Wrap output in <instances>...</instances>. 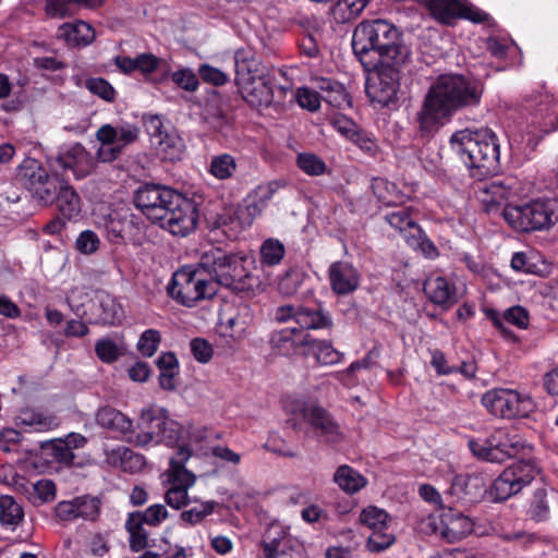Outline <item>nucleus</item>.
I'll list each match as a JSON object with an SVG mask.
<instances>
[{"label":"nucleus","instance_id":"nucleus-1","mask_svg":"<svg viewBox=\"0 0 558 558\" xmlns=\"http://www.w3.org/2000/svg\"><path fill=\"white\" fill-rule=\"evenodd\" d=\"M482 83L469 74L447 72L429 87L416 121L422 136H432L465 107L480 104Z\"/></svg>","mask_w":558,"mask_h":558},{"label":"nucleus","instance_id":"nucleus-2","mask_svg":"<svg viewBox=\"0 0 558 558\" xmlns=\"http://www.w3.org/2000/svg\"><path fill=\"white\" fill-rule=\"evenodd\" d=\"M352 48L364 70H398L411 60V50L399 31L385 20L360 23L353 32Z\"/></svg>","mask_w":558,"mask_h":558},{"label":"nucleus","instance_id":"nucleus-3","mask_svg":"<svg viewBox=\"0 0 558 558\" xmlns=\"http://www.w3.org/2000/svg\"><path fill=\"white\" fill-rule=\"evenodd\" d=\"M449 144L462 162L478 170V174L486 175L498 169L499 141L490 129L459 130L450 136Z\"/></svg>","mask_w":558,"mask_h":558},{"label":"nucleus","instance_id":"nucleus-4","mask_svg":"<svg viewBox=\"0 0 558 558\" xmlns=\"http://www.w3.org/2000/svg\"><path fill=\"white\" fill-rule=\"evenodd\" d=\"M502 216L519 232L549 230L558 222V201L538 198L523 205H507Z\"/></svg>","mask_w":558,"mask_h":558},{"label":"nucleus","instance_id":"nucleus-5","mask_svg":"<svg viewBox=\"0 0 558 558\" xmlns=\"http://www.w3.org/2000/svg\"><path fill=\"white\" fill-rule=\"evenodd\" d=\"M217 292L216 282L206 268L183 267L172 276L168 286L169 295L182 305L192 307L199 301L213 298Z\"/></svg>","mask_w":558,"mask_h":558},{"label":"nucleus","instance_id":"nucleus-6","mask_svg":"<svg viewBox=\"0 0 558 558\" xmlns=\"http://www.w3.org/2000/svg\"><path fill=\"white\" fill-rule=\"evenodd\" d=\"M181 434L180 425L169 418L163 412L154 409L142 411L137 422V432L131 430L128 441L137 447H153L165 444L168 447L174 446Z\"/></svg>","mask_w":558,"mask_h":558},{"label":"nucleus","instance_id":"nucleus-7","mask_svg":"<svg viewBox=\"0 0 558 558\" xmlns=\"http://www.w3.org/2000/svg\"><path fill=\"white\" fill-rule=\"evenodd\" d=\"M191 449L182 446L175 457L169 461V468L162 473V484L167 487L165 501L173 509H181L189 502V489L194 486L196 476L184 463L191 458Z\"/></svg>","mask_w":558,"mask_h":558},{"label":"nucleus","instance_id":"nucleus-8","mask_svg":"<svg viewBox=\"0 0 558 558\" xmlns=\"http://www.w3.org/2000/svg\"><path fill=\"white\" fill-rule=\"evenodd\" d=\"M254 260L243 254H227L220 248H210L201 256L199 265L215 276L216 284L234 288L245 266H252Z\"/></svg>","mask_w":558,"mask_h":558},{"label":"nucleus","instance_id":"nucleus-9","mask_svg":"<svg viewBox=\"0 0 558 558\" xmlns=\"http://www.w3.org/2000/svg\"><path fill=\"white\" fill-rule=\"evenodd\" d=\"M482 404L493 415L502 418L526 417L535 410L530 395L506 388L486 391L482 397Z\"/></svg>","mask_w":558,"mask_h":558},{"label":"nucleus","instance_id":"nucleus-10","mask_svg":"<svg viewBox=\"0 0 558 558\" xmlns=\"http://www.w3.org/2000/svg\"><path fill=\"white\" fill-rule=\"evenodd\" d=\"M15 180L31 191L40 204L53 203L58 190V179L51 178L38 160L25 158L16 167Z\"/></svg>","mask_w":558,"mask_h":558},{"label":"nucleus","instance_id":"nucleus-11","mask_svg":"<svg viewBox=\"0 0 558 558\" xmlns=\"http://www.w3.org/2000/svg\"><path fill=\"white\" fill-rule=\"evenodd\" d=\"M538 470L531 461H518L508 468L493 482L488 494L494 501H504L519 494L535 478Z\"/></svg>","mask_w":558,"mask_h":558},{"label":"nucleus","instance_id":"nucleus-12","mask_svg":"<svg viewBox=\"0 0 558 558\" xmlns=\"http://www.w3.org/2000/svg\"><path fill=\"white\" fill-rule=\"evenodd\" d=\"M144 124L157 154L165 160L175 161L184 153V141L171 126H166L159 116L144 118Z\"/></svg>","mask_w":558,"mask_h":558},{"label":"nucleus","instance_id":"nucleus-13","mask_svg":"<svg viewBox=\"0 0 558 558\" xmlns=\"http://www.w3.org/2000/svg\"><path fill=\"white\" fill-rule=\"evenodd\" d=\"M286 411L295 418L310 423L315 429L329 441H337L340 438L339 425L319 407L306 400L292 397L284 402Z\"/></svg>","mask_w":558,"mask_h":558},{"label":"nucleus","instance_id":"nucleus-14","mask_svg":"<svg viewBox=\"0 0 558 558\" xmlns=\"http://www.w3.org/2000/svg\"><path fill=\"white\" fill-rule=\"evenodd\" d=\"M430 15L442 24H451L457 19H466L475 23L485 22L488 14L463 0H420Z\"/></svg>","mask_w":558,"mask_h":558},{"label":"nucleus","instance_id":"nucleus-15","mask_svg":"<svg viewBox=\"0 0 558 558\" xmlns=\"http://www.w3.org/2000/svg\"><path fill=\"white\" fill-rule=\"evenodd\" d=\"M138 133V129L132 124H122L118 128L110 124L102 125L96 133L100 142L99 159L104 162L116 159L126 145L136 141Z\"/></svg>","mask_w":558,"mask_h":558},{"label":"nucleus","instance_id":"nucleus-16","mask_svg":"<svg viewBox=\"0 0 558 558\" xmlns=\"http://www.w3.org/2000/svg\"><path fill=\"white\" fill-rule=\"evenodd\" d=\"M360 522L373 531L367 539V547L371 551H381L390 547L396 537L388 529L392 522L386 510L376 506H367L360 513Z\"/></svg>","mask_w":558,"mask_h":558},{"label":"nucleus","instance_id":"nucleus-17","mask_svg":"<svg viewBox=\"0 0 558 558\" xmlns=\"http://www.w3.org/2000/svg\"><path fill=\"white\" fill-rule=\"evenodd\" d=\"M158 221L161 228L173 235L185 236L193 231L197 223V211L194 203L178 194L169 205L167 213Z\"/></svg>","mask_w":558,"mask_h":558},{"label":"nucleus","instance_id":"nucleus-18","mask_svg":"<svg viewBox=\"0 0 558 558\" xmlns=\"http://www.w3.org/2000/svg\"><path fill=\"white\" fill-rule=\"evenodd\" d=\"M178 194L167 187L145 185L136 191L134 203L149 220L158 223Z\"/></svg>","mask_w":558,"mask_h":558},{"label":"nucleus","instance_id":"nucleus-19","mask_svg":"<svg viewBox=\"0 0 558 558\" xmlns=\"http://www.w3.org/2000/svg\"><path fill=\"white\" fill-rule=\"evenodd\" d=\"M505 436V430H497L487 439H470L468 446L477 459L500 463L511 457L519 446V441L506 440Z\"/></svg>","mask_w":558,"mask_h":558},{"label":"nucleus","instance_id":"nucleus-20","mask_svg":"<svg viewBox=\"0 0 558 558\" xmlns=\"http://www.w3.org/2000/svg\"><path fill=\"white\" fill-rule=\"evenodd\" d=\"M235 81L242 97L252 107H267L272 102V88L267 73L236 72Z\"/></svg>","mask_w":558,"mask_h":558},{"label":"nucleus","instance_id":"nucleus-21","mask_svg":"<svg viewBox=\"0 0 558 558\" xmlns=\"http://www.w3.org/2000/svg\"><path fill=\"white\" fill-rule=\"evenodd\" d=\"M429 525L435 534L448 542H456L470 534L473 530L472 521L460 511L451 508H441L429 517Z\"/></svg>","mask_w":558,"mask_h":558},{"label":"nucleus","instance_id":"nucleus-22","mask_svg":"<svg viewBox=\"0 0 558 558\" xmlns=\"http://www.w3.org/2000/svg\"><path fill=\"white\" fill-rule=\"evenodd\" d=\"M520 195L519 183L514 180L483 183L476 191V197L487 213Z\"/></svg>","mask_w":558,"mask_h":558},{"label":"nucleus","instance_id":"nucleus-23","mask_svg":"<svg viewBox=\"0 0 558 558\" xmlns=\"http://www.w3.org/2000/svg\"><path fill=\"white\" fill-rule=\"evenodd\" d=\"M398 72H367L366 94L371 101L387 106L396 99Z\"/></svg>","mask_w":558,"mask_h":558},{"label":"nucleus","instance_id":"nucleus-24","mask_svg":"<svg viewBox=\"0 0 558 558\" xmlns=\"http://www.w3.org/2000/svg\"><path fill=\"white\" fill-rule=\"evenodd\" d=\"M74 458L68 445L61 438H56L43 442L36 457L29 458V463L35 470L44 472L54 464H71Z\"/></svg>","mask_w":558,"mask_h":558},{"label":"nucleus","instance_id":"nucleus-25","mask_svg":"<svg viewBox=\"0 0 558 558\" xmlns=\"http://www.w3.org/2000/svg\"><path fill=\"white\" fill-rule=\"evenodd\" d=\"M300 547L298 539L291 537L289 527L280 523H272L267 529L263 539V557L278 558L286 555L288 550Z\"/></svg>","mask_w":558,"mask_h":558},{"label":"nucleus","instance_id":"nucleus-26","mask_svg":"<svg viewBox=\"0 0 558 558\" xmlns=\"http://www.w3.org/2000/svg\"><path fill=\"white\" fill-rule=\"evenodd\" d=\"M329 282L332 291L338 295L354 292L361 281L360 271L349 262H335L328 269Z\"/></svg>","mask_w":558,"mask_h":558},{"label":"nucleus","instance_id":"nucleus-27","mask_svg":"<svg viewBox=\"0 0 558 558\" xmlns=\"http://www.w3.org/2000/svg\"><path fill=\"white\" fill-rule=\"evenodd\" d=\"M57 162L63 169H69L77 179L85 178L94 169L92 156L81 144L65 146L57 156Z\"/></svg>","mask_w":558,"mask_h":558},{"label":"nucleus","instance_id":"nucleus-28","mask_svg":"<svg viewBox=\"0 0 558 558\" xmlns=\"http://www.w3.org/2000/svg\"><path fill=\"white\" fill-rule=\"evenodd\" d=\"M424 292L430 302L440 306H449L458 302L463 293L453 282L439 275L429 276L425 280Z\"/></svg>","mask_w":558,"mask_h":558},{"label":"nucleus","instance_id":"nucleus-29","mask_svg":"<svg viewBox=\"0 0 558 558\" xmlns=\"http://www.w3.org/2000/svg\"><path fill=\"white\" fill-rule=\"evenodd\" d=\"M99 512V501L96 498L77 497L60 501L56 507V515L61 521H72L77 518L93 520Z\"/></svg>","mask_w":558,"mask_h":558},{"label":"nucleus","instance_id":"nucleus-30","mask_svg":"<svg viewBox=\"0 0 558 558\" xmlns=\"http://www.w3.org/2000/svg\"><path fill=\"white\" fill-rule=\"evenodd\" d=\"M303 356H313L319 365L328 366L341 362L343 354L327 340H318L305 335L300 341Z\"/></svg>","mask_w":558,"mask_h":558},{"label":"nucleus","instance_id":"nucleus-31","mask_svg":"<svg viewBox=\"0 0 558 558\" xmlns=\"http://www.w3.org/2000/svg\"><path fill=\"white\" fill-rule=\"evenodd\" d=\"M15 424L27 433H43L56 428L59 423L57 417L47 411L37 408H25L17 414Z\"/></svg>","mask_w":558,"mask_h":558},{"label":"nucleus","instance_id":"nucleus-32","mask_svg":"<svg viewBox=\"0 0 558 558\" xmlns=\"http://www.w3.org/2000/svg\"><path fill=\"white\" fill-rule=\"evenodd\" d=\"M95 420L100 427L128 437L133 426L132 421L125 414L109 405L100 407L95 413Z\"/></svg>","mask_w":558,"mask_h":558},{"label":"nucleus","instance_id":"nucleus-33","mask_svg":"<svg viewBox=\"0 0 558 558\" xmlns=\"http://www.w3.org/2000/svg\"><path fill=\"white\" fill-rule=\"evenodd\" d=\"M60 216L71 220L81 213V199L76 192L66 183L58 180V190L54 201Z\"/></svg>","mask_w":558,"mask_h":558},{"label":"nucleus","instance_id":"nucleus-34","mask_svg":"<svg viewBox=\"0 0 558 558\" xmlns=\"http://www.w3.org/2000/svg\"><path fill=\"white\" fill-rule=\"evenodd\" d=\"M252 322L248 307H243L235 314L221 319L220 328L222 333L234 341L243 340Z\"/></svg>","mask_w":558,"mask_h":558},{"label":"nucleus","instance_id":"nucleus-35","mask_svg":"<svg viewBox=\"0 0 558 558\" xmlns=\"http://www.w3.org/2000/svg\"><path fill=\"white\" fill-rule=\"evenodd\" d=\"M487 316L493 322L494 326L505 337H507L509 339L513 338V333L505 327L502 319L509 324L517 326L518 328H521V329H525L529 325L527 312L521 306L510 307L509 310H507L505 312L502 318L495 311L487 312Z\"/></svg>","mask_w":558,"mask_h":558},{"label":"nucleus","instance_id":"nucleus-36","mask_svg":"<svg viewBox=\"0 0 558 558\" xmlns=\"http://www.w3.org/2000/svg\"><path fill=\"white\" fill-rule=\"evenodd\" d=\"M58 35L70 46H86L95 38V31L83 21L60 26Z\"/></svg>","mask_w":558,"mask_h":558},{"label":"nucleus","instance_id":"nucleus-37","mask_svg":"<svg viewBox=\"0 0 558 558\" xmlns=\"http://www.w3.org/2000/svg\"><path fill=\"white\" fill-rule=\"evenodd\" d=\"M333 482L344 493L353 495L364 488L367 480L352 466L340 465L333 473Z\"/></svg>","mask_w":558,"mask_h":558},{"label":"nucleus","instance_id":"nucleus-38","mask_svg":"<svg viewBox=\"0 0 558 558\" xmlns=\"http://www.w3.org/2000/svg\"><path fill=\"white\" fill-rule=\"evenodd\" d=\"M97 322L105 325L119 324L123 318V310L117 300L106 293L98 295Z\"/></svg>","mask_w":558,"mask_h":558},{"label":"nucleus","instance_id":"nucleus-39","mask_svg":"<svg viewBox=\"0 0 558 558\" xmlns=\"http://www.w3.org/2000/svg\"><path fill=\"white\" fill-rule=\"evenodd\" d=\"M295 323L302 330L323 329L331 326V318L320 310L298 306Z\"/></svg>","mask_w":558,"mask_h":558},{"label":"nucleus","instance_id":"nucleus-40","mask_svg":"<svg viewBox=\"0 0 558 558\" xmlns=\"http://www.w3.org/2000/svg\"><path fill=\"white\" fill-rule=\"evenodd\" d=\"M269 284V278L256 274L245 266V271L241 274L240 279L234 286L233 290L243 292L247 296H255L263 293Z\"/></svg>","mask_w":558,"mask_h":558},{"label":"nucleus","instance_id":"nucleus-41","mask_svg":"<svg viewBox=\"0 0 558 558\" xmlns=\"http://www.w3.org/2000/svg\"><path fill=\"white\" fill-rule=\"evenodd\" d=\"M144 524L140 514L133 512L126 519L125 529L130 535V548L134 553L143 550L148 545V533L144 529Z\"/></svg>","mask_w":558,"mask_h":558},{"label":"nucleus","instance_id":"nucleus-42","mask_svg":"<svg viewBox=\"0 0 558 558\" xmlns=\"http://www.w3.org/2000/svg\"><path fill=\"white\" fill-rule=\"evenodd\" d=\"M369 0H338L331 9L336 22L347 23L356 19L366 8Z\"/></svg>","mask_w":558,"mask_h":558},{"label":"nucleus","instance_id":"nucleus-43","mask_svg":"<svg viewBox=\"0 0 558 558\" xmlns=\"http://www.w3.org/2000/svg\"><path fill=\"white\" fill-rule=\"evenodd\" d=\"M114 63L119 70H157L161 60L153 53H142L136 58L116 57Z\"/></svg>","mask_w":558,"mask_h":558},{"label":"nucleus","instance_id":"nucleus-44","mask_svg":"<svg viewBox=\"0 0 558 558\" xmlns=\"http://www.w3.org/2000/svg\"><path fill=\"white\" fill-rule=\"evenodd\" d=\"M56 485L50 480H39L27 490V498L34 506L51 502L56 498Z\"/></svg>","mask_w":558,"mask_h":558},{"label":"nucleus","instance_id":"nucleus-45","mask_svg":"<svg viewBox=\"0 0 558 558\" xmlns=\"http://www.w3.org/2000/svg\"><path fill=\"white\" fill-rule=\"evenodd\" d=\"M24 518L20 504L13 497L4 495L0 497V521L3 525L16 526Z\"/></svg>","mask_w":558,"mask_h":558},{"label":"nucleus","instance_id":"nucleus-46","mask_svg":"<svg viewBox=\"0 0 558 558\" xmlns=\"http://www.w3.org/2000/svg\"><path fill=\"white\" fill-rule=\"evenodd\" d=\"M107 462L113 466H121L123 469L131 468L129 463H134L135 466L141 468L143 465V458L138 454H134L124 446H118L112 449H106Z\"/></svg>","mask_w":558,"mask_h":558},{"label":"nucleus","instance_id":"nucleus-47","mask_svg":"<svg viewBox=\"0 0 558 558\" xmlns=\"http://www.w3.org/2000/svg\"><path fill=\"white\" fill-rule=\"evenodd\" d=\"M284 245L277 239H267L259 248L260 263L265 266H276L284 257Z\"/></svg>","mask_w":558,"mask_h":558},{"label":"nucleus","instance_id":"nucleus-48","mask_svg":"<svg viewBox=\"0 0 558 558\" xmlns=\"http://www.w3.org/2000/svg\"><path fill=\"white\" fill-rule=\"evenodd\" d=\"M236 170V162L233 156L221 154L215 156L209 166V172L219 180H226L233 175Z\"/></svg>","mask_w":558,"mask_h":558},{"label":"nucleus","instance_id":"nucleus-49","mask_svg":"<svg viewBox=\"0 0 558 558\" xmlns=\"http://www.w3.org/2000/svg\"><path fill=\"white\" fill-rule=\"evenodd\" d=\"M298 167L306 174L318 177L326 172L325 161L315 154L301 153L296 157Z\"/></svg>","mask_w":558,"mask_h":558},{"label":"nucleus","instance_id":"nucleus-50","mask_svg":"<svg viewBox=\"0 0 558 558\" xmlns=\"http://www.w3.org/2000/svg\"><path fill=\"white\" fill-rule=\"evenodd\" d=\"M216 505L217 502L213 500L203 501L199 505L181 512L180 518L187 524H197L214 512Z\"/></svg>","mask_w":558,"mask_h":558},{"label":"nucleus","instance_id":"nucleus-51","mask_svg":"<svg viewBox=\"0 0 558 558\" xmlns=\"http://www.w3.org/2000/svg\"><path fill=\"white\" fill-rule=\"evenodd\" d=\"M405 240L412 248L420 251L427 258H434L438 254L436 246L420 228L415 229V232L410 233V235H407Z\"/></svg>","mask_w":558,"mask_h":558},{"label":"nucleus","instance_id":"nucleus-52","mask_svg":"<svg viewBox=\"0 0 558 558\" xmlns=\"http://www.w3.org/2000/svg\"><path fill=\"white\" fill-rule=\"evenodd\" d=\"M140 514V519L149 526H159L169 517V511L161 504H154L143 511L133 512Z\"/></svg>","mask_w":558,"mask_h":558},{"label":"nucleus","instance_id":"nucleus-53","mask_svg":"<svg viewBox=\"0 0 558 558\" xmlns=\"http://www.w3.org/2000/svg\"><path fill=\"white\" fill-rule=\"evenodd\" d=\"M160 340L161 337L158 330L147 329L141 335L136 348L142 355L150 357L158 350Z\"/></svg>","mask_w":558,"mask_h":558},{"label":"nucleus","instance_id":"nucleus-54","mask_svg":"<svg viewBox=\"0 0 558 558\" xmlns=\"http://www.w3.org/2000/svg\"><path fill=\"white\" fill-rule=\"evenodd\" d=\"M386 220L391 227L400 231H405L407 229H409L411 233H413L415 232V229H418V227L412 219L410 210L408 208H401L397 211L388 214L386 216Z\"/></svg>","mask_w":558,"mask_h":558},{"label":"nucleus","instance_id":"nucleus-55","mask_svg":"<svg viewBox=\"0 0 558 558\" xmlns=\"http://www.w3.org/2000/svg\"><path fill=\"white\" fill-rule=\"evenodd\" d=\"M99 246L100 239L92 230L82 231L75 240V248L84 255L96 253Z\"/></svg>","mask_w":558,"mask_h":558},{"label":"nucleus","instance_id":"nucleus-56","mask_svg":"<svg viewBox=\"0 0 558 558\" xmlns=\"http://www.w3.org/2000/svg\"><path fill=\"white\" fill-rule=\"evenodd\" d=\"M86 88L94 95H97L106 101H113L116 90L106 80L101 77L89 78L85 82Z\"/></svg>","mask_w":558,"mask_h":558},{"label":"nucleus","instance_id":"nucleus-57","mask_svg":"<svg viewBox=\"0 0 558 558\" xmlns=\"http://www.w3.org/2000/svg\"><path fill=\"white\" fill-rule=\"evenodd\" d=\"M296 333L295 328H286L275 332L271 337L272 347L282 354H289L290 347L295 345Z\"/></svg>","mask_w":558,"mask_h":558},{"label":"nucleus","instance_id":"nucleus-58","mask_svg":"<svg viewBox=\"0 0 558 558\" xmlns=\"http://www.w3.org/2000/svg\"><path fill=\"white\" fill-rule=\"evenodd\" d=\"M531 518L537 522L545 521L549 518V505L546 498V492L541 489L534 495L530 506Z\"/></svg>","mask_w":558,"mask_h":558},{"label":"nucleus","instance_id":"nucleus-59","mask_svg":"<svg viewBox=\"0 0 558 558\" xmlns=\"http://www.w3.org/2000/svg\"><path fill=\"white\" fill-rule=\"evenodd\" d=\"M302 283V274L296 270L287 271L278 283V289L283 295L294 294Z\"/></svg>","mask_w":558,"mask_h":558},{"label":"nucleus","instance_id":"nucleus-60","mask_svg":"<svg viewBox=\"0 0 558 558\" xmlns=\"http://www.w3.org/2000/svg\"><path fill=\"white\" fill-rule=\"evenodd\" d=\"M511 268L514 271L523 272V274H537L538 267L532 260V256L524 252H517L512 255L511 258Z\"/></svg>","mask_w":558,"mask_h":558},{"label":"nucleus","instance_id":"nucleus-61","mask_svg":"<svg viewBox=\"0 0 558 558\" xmlns=\"http://www.w3.org/2000/svg\"><path fill=\"white\" fill-rule=\"evenodd\" d=\"M299 105L310 111H316L320 107V100L316 92L306 87L298 89Z\"/></svg>","mask_w":558,"mask_h":558},{"label":"nucleus","instance_id":"nucleus-62","mask_svg":"<svg viewBox=\"0 0 558 558\" xmlns=\"http://www.w3.org/2000/svg\"><path fill=\"white\" fill-rule=\"evenodd\" d=\"M171 80L187 92H194L198 86V78L194 72H171Z\"/></svg>","mask_w":558,"mask_h":558},{"label":"nucleus","instance_id":"nucleus-63","mask_svg":"<svg viewBox=\"0 0 558 558\" xmlns=\"http://www.w3.org/2000/svg\"><path fill=\"white\" fill-rule=\"evenodd\" d=\"M331 123L333 128L348 140H351L359 130V126L355 124V122L344 116L333 117Z\"/></svg>","mask_w":558,"mask_h":558},{"label":"nucleus","instance_id":"nucleus-64","mask_svg":"<svg viewBox=\"0 0 558 558\" xmlns=\"http://www.w3.org/2000/svg\"><path fill=\"white\" fill-rule=\"evenodd\" d=\"M95 350L98 357L104 362H112L119 355L117 345L111 340L107 339L98 341Z\"/></svg>","mask_w":558,"mask_h":558}]
</instances>
